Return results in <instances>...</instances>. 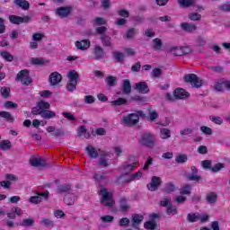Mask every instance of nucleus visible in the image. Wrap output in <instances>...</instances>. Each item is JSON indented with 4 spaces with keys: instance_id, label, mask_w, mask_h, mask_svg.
Returning a JSON list of instances; mask_svg holds the SVG:
<instances>
[{
    "instance_id": "obj_28",
    "label": "nucleus",
    "mask_w": 230,
    "mask_h": 230,
    "mask_svg": "<svg viewBox=\"0 0 230 230\" xmlns=\"http://www.w3.org/2000/svg\"><path fill=\"white\" fill-rule=\"evenodd\" d=\"M199 220H200V214L199 213H189L187 215V222H190V224H195Z\"/></svg>"
},
{
    "instance_id": "obj_20",
    "label": "nucleus",
    "mask_w": 230,
    "mask_h": 230,
    "mask_svg": "<svg viewBox=\"0 0 230 230\" xmlns=\"http://www.w3.org/2000/svg\"><path fill=\"white\" fill-rule=\"evenodd\" d=\"M119 202V209L120 211H122V213H125L126 211H128V209H130V206L128 205L127 198L121 197Z\"/></svg>"
},
{
    "instance_id": "obj_36",
    "label": "nucleus",
    "mask_w": 230,
    "mask_h": 230,
    "mask_svg": "<svg viewBox=\"0 0 230 230\" xmlns=\"http://www.w3.org/2000/svg\"><path fill=\"white\" fill-rule=\"evenodd\" d=\"M178 4L180 8H190V6H195L193 0H178Z\"/></svg>"
},
{
    "instance_id": "obj_21",
    "label": "nucleus",
    "mask_w": 230,
    "mask_h": 230,
    "mask_svg": "<svg viewBox=\"0 0 230 230\" xmlns=\"http://www.w3.org/2000/svg\"><path fill=\"white\" fill-rule=\"evenodd\" d=\"M0 118H3L7 123H13L15 118L12 116L10 111H0Z\"/></svg>"
},
{
    "instance_id": "obj_63",
    "label": "nucleus",
    "mask_w": 230,
    "mask_h": 230,
    "mask_svg": "<svg viewBox=\"0 0 230 230\" xmlns=\"http://www.w3.org/2000/svg\"><path fill=\"white\" fill-rule=\"evenodd\" d=\"M190 134H193V128H185L180 131V136H190Z\"/></svg>"
},
{
    "instance_id": "obj_59",
    "label": "nucleus",
    "mask_w": 230,
    "mask_h": 230,
    "mask_svg": "<svg viewBox=\"0 0 230 230\" xmlns=\"http://www.w3.org/2000/svg\"><path fill=\"white\" fill-rule=\"evenodd\" d=\"M94 102H96V99L94 98V96L93 95L84 96V103H86L87 105H91L94 103Z\"/></svg>"
},
{
    "instance_id": "obj_47",
    "label": "nucleus",
    "mask_w": 230,
    "mask_h": 230,
    "mask_svg": "<svg viewBox=\"0 0 230 230\" xmlns=\"http://www.w3.org/2000/svg\"><path fill=\"white\" fill-rule=\"evenodd\" d=\"M224 78L219 79L214 85V89L217 91L218 93H222L224 91Z\"/></svg>"
},
{
    "instance_id": "obj_34",
    "label": "nucleus",
    "mask_w": 230,
    "mask_h": 230,
    "mask_svg": "<svg viewBox=\"0 0 230 230\" xmlns=\"http://www.w3.org/2000/svg\"><path fill=\"white\" fill-rule=\"evenodd\" d=\"M98 164L101 168H108V166H111V161H109L107 156L102 155L99 159Z\"/></svg>"
},
{
    "instance_id": "obj_14",
    "label": "nucleus",
    "mask_w": 230,
    "mask_h": 230,
    "mask_svg": "<svg viewBox=\"0 0 230 230\" xmlns=\"http://www.w3.org/2000/svg\"><path fill=\"white\" fill-rule=\"evenodd\" d=\"M135 89L141 94H148L150 89L148 88V84L146 82H139L135 84Z\"/></svg>"
},
{
    "instance_id": "obj_2",
    "label": "nucleus",
    "mask_w": 230,
    "mask_h": 230,
    "mask_svg": "<svg viewBox=\"0 0 230 230\" xmlns=\"http://www.w3.org/2000/svg\"><path fill=\"white\" fill-rule=\"evenodd\" d=\"M139 116H145L142 111H138L137 113H128L120 119V123L126 125V127H134L139 123Z\"/></svg>"
},
{
    "instance_id": "obj_7",
    "label": "nucleus",
    "mask_w": 230,
    "mask_h": 230,
    "mask_svg": "<svg viewBox=\"0 0 230 230\" xmlns=\"http://www.w3.org/2000/svg\"><path fill=\"white\" fill-rule=\"evenodd\" d=\"M183 80L184 82H186V84H190V85H192V87H195L196 89L202 87V82L195 74L185 75L183 76Z\"/></svg>"
},
{
    "instance_id": "obj_15",
    "label": "nucleus",
    "mask_w": 230,
    "mask_h": 230,
    "mask_svg": "<svg viewBox=\"0 0 230 230\" xmlns=\"http://www.w3.org/2000/svg\"><path fill=\"white\" fill-rule=\"evenodd\" d=\"M48 192H40L37 196H31L29 199V202H31V204H40V202H42V198L48 199Z\"/></svg>"
},
{
    "instance_id": "obj_16",
    "label": "nucleus",
    "mask_w": 230,
    "mask_h": 230,
    "mask_svg": "<svg viewBox=\"0 0 230 230\" xmlns=\"http://www.w3.org/2000/svg\"><path fill=\"white\" fill-rule=\"evenodd\" d=\"M49 80L51 85H58L62 82V75L58 72H53L50 74Z\"/></svg>"
},
{
    "instance_id": "obj_25",
    "label": "nucleus",
    "mask_w": 230,
    "mask_h": 230,
    "mask_svg": "<svg viewBox=\"0 0 230 230\" xmlns=\"http://www.w3.org/2000/svg\"><path fill=\"white\" fill-rule=\"evenodd\" d=\"M13 3L22 10H30V2L28 0H13Z\"/></svg>"
},
{
    "instance_id": "obj_1",
    "label": "nucleus",
    "mask_w": 230,
    "mask_h": 230,
    "mask_svg": "<svg viewBox=\"0 0 230 230\" xmlns=\"http://www.w3.org/2000/svg\"><path fill=\"white\" fill-rule=\"evenodd\" d=\"M49 107H51L49 102L40 100L31 109V114L33 116H40L43 119H53V118H57V113L49 110Z\"/></svg>"
},
{
    "instance_id": "obj_50",
    "label": "nucleus",
    "mask_w": 230,
    "mask_h": 230,
    "mask_svg": "<svg viewBox=\"0 0 230 230\" xmlns=\"http://www.w3.org/2000/svg\"><path fill=\"white\" fill-rule=\"evenodd\" d=\"M166 213L167 215H177V207L172 205V203L169 204V206L166 208Z\"/></svg>"
},
{
    "instance_id": "obj_43",
    "label": "nucleus",
    "mask_w": 230,
    "mask_h": 230,
    "mask_svg": "<svg viewBox=\"0 0 230 230\" xmlns=\"http://www.w3.org/2000/svg\"><path fill=\"white\" fill-rule=\"evenodd\" d=\"M71 190V185L69 184H63L60 186H58L57 191L58 193H67Z\"/></svg>"
},
{
    "instance_id": "obj_12",
    "label": "nucleus",
    "mask_w": 230,
    "mask_h": 230,
    "mask_svg": "<svg viewBox=\"0 0 230 230\" xmlns=\"http://www.w3.org/2000/svg\"><path fill=\"white\" fill-rule=\"evenodd\" d=\"M46 130L49 134H51L52 137H60V136H65L66 134L64 129L55 128V126H49Z\"/></svg>"
},
{
    "instance_id": "obj_19",
    "label": "nucleus",
    "mask_w": 230,
    "mask_h": 230,
    "mask_svg": "<svg viewBox=\"0 0 230 230\" xmlns=\"http://www.w3.org/2000/svg\"><path fill=\"white\" fill-rule=\"evenodd\" d=\"M137 33H139V29H136L134 27H131V28H128L126 31V33H125L124 37L128 40H130L131 39H134V37H136V35H137Z\"/></svg>"
},
{
    "instance_id": "obj_57",
    "label": "nucleus",
    "mask_w": 230,
    "mask_h": 230,
    "mask_svg": "<svg viewBox=\"0 0 230 230\" xmlns=\"http://www.w3.org/2000/svg\"><path fill=\"white\" fill-rule=\"evenodd\" d=\"M190 21H200L202 15L199 13H191L189 14Z\"/></svg>"
},
{
    "instance_id": "obj_18",
    "label": "nucleus",
    "mask_w": 230,
    "mask_h": 230,
    "mask_svg": "<svg viewBox=\"0 0 230 230\" xmlns=\"http://www.w3.org/2000/svg\"><path fill=\"white\" fill-rule=\"evenodd\" d=\"M75 47L81 51H85L91 48V41L89 40H83L81 41H75Z\"/></svg>"
},
{
    "instance_id": "obj_26",
    "label": "nucleus",
    "mask_w": 230,
    "mask_h": 230,
    "mask_svg": "<svg viewBox=\"0 0 230 230\" xmlns=\"http://www.w3.org/2000/svg\"><path fill=\"white\" fill-rule=\"evenodd\" d=\"M101 41H102V46H104V48H112V40H111V36L102 35Z\"/></svg>"
},
{
    "instance_id": "obj_62",
    "label": "nucleus",
    "mask_w": 230,
    "mask_h": 230,
    "mask_svg": "<svg viewBox=\"0 0 230 230\" xmlns=\"http://www.w3.org/2000/svg\"><path fill=\"white\" fill-rule=\"evenodd\" d=\"M152 163H154V158H152L151 156H148L142 170H148V168H150V166H152Z\"/></svg>"
},
{
    "instance_id": "obj_10",
    "label": "nucleus",
    "mask_w": 230,
    "mask_h": 230,
    "mask_svg": "<svg viewBox=\"0 0 230 230\" xmlns=\"http://www.w3.org/2000/svg\"><path fill=\"white\" fill-rule=\"evenodd\" d=\"M105 55H107V52H105V50H103V49L100 47V45H96L93 48L94 60H103V58H105Z\"/></svg>"
},
{
    "instance_id": "obj_8",
    "label": "nucleus",
    "mask_w": 230,
    "mask_h": 230,
    "mask_svg": "<svg viewBox=\"0 0 230 230\" xmlns=\"http://www.w3.org/2000/svg\"><path fill=\"white\" fill-rule=\"evenodd\" d=\"M31 21V16L25 15V16H17V15H10L9 16V22L11 24H28Z\"/></svg>"
},
{
    "instance_id": "obj_42",
    "label": "nucleus",
    "mask_w": 230,
    "mask_h": 230,
    "mask_svg": "<svg viewBox=\"0 0 230 230\" xmlns=\"http://www.w3.org/2000/svg\"><path fill=\"white\" fill-rule=\"evenodd\" d=\"M144 227L147 230H155L157 229V224H155V221H146L144 223Z\"/></svg>"
},
{
    "instance_id": "obj_56",
    "label": "nucleus",
    "mask_w": 230,
    "mask_h": 230,
    "mask_svg": "<svg viewBox=\"0 0 230 230\" xmlns=\"http://www.w3.org/2000/svg\"><path fill=\"white\" fill-rule=\"evenodd\" d=\"M129 224H130V219H128V217H122L119 221V227H127L129 226Z\"/></svg>"
},
{
    "instance_id": "obj_49",
    "label": "nucleus",
    "mask_w": 230,
    "mask_h": 230,
    "mask_svg": "<svg viewBox=\"0 0 230 230\" xmlns=\"http://www.w3.org/2000/svg\"><path fill=\"white\" fill-rule=\"evenodd\" d=\"M175 190H177V188L172 182H168L165 184V193H173Z\"/></svg>"
},
{
    "instance_id": "obj_52",
    "label": "nucleus",
    "mask_w": 230,
    "mask_h": 230,
    "mask_svg": "<svg viewBox=\"0 0 230 230\" xmlns=\"http://www.w3.org/2000/svg\"><path fill=\"white\" fill-rule=\"evenodd\" d=\"M140 177H143V172L141 171H138L137 172H134L133 174H131L129 177H128V181L129 182L132 181H139V178Z\"/></svg>"
},
{
    "instance_id": "obj_22",
    "label": "nucleus",
    "mask_w": 230,
    "mask_h": 230,
    "mask_svg": "<svg viewBox=\"0 0 230 230\" xmlns=\"http://www.w3.org/2000/svg\"><path fill=\"white\" fill-rule=\"evenodd\" d=\"M206 200L208 204H217V200H218V194L217 192H208L206 195Z\"/></svg>"
},
{
    "instance_id": "obj_33",
    "label": "nucleus",
    "mask_w": 230,
    "mask_h": 230,
    "mask_svg": "<svg viewBox=\"0 0 230 230\" xmlns=\"http://www.w3.org/2000/svg\"><path fill=\"white\" fill-rule=\"evenodd\" d=\"M86 152L88 157H91L92 159H96V157H98V151H96L93 146H86Z\"/></svg>"
},
{
    "instance_id": "obj_53",
    "label": "nucleus",
    "mask_w": 230,
    "mask_h": 230,
    "mask_svg": "<svg viewBox=\"0 0 230 230\" xmlns=\"http://www.w3.org/2000/svg\"><path fill=\"white\" fill-rule=\"evenodd\" d=\"M107 24V21L102 17H97L93 20V26H103Z\"/></svg>"
},
{
    "instance_id": "obj_4",
    "label": "nucleus",
    "mask_w": 230,
    "mask_h": 230,
    "mask_svg": "<svg viewBox=\"0 0 230 230\" xmlns=\"http://www.w3.org/2000/svg\"><path fill=\"white\" fill-rule=\"evenodd\" d=\"M68 82L66 84V91H69L72 93V91H75L76 89V85H78V78L80 75H78V72L75 70H71L67 74Z\"/></svg>"
},
{
    "instance_id": "obj_32",
    "label": "nucleus",
    "mask_w": 230,
    "mask_h": 230,
    "mask_svg": "<svg viewBox=\"0 0 230 230\" xmlns=\"http://www.w3.org/2000/svg\"><path fill=\"white\" fill-rule=\"evenodd\" d=\"M22 227H33L35 226V219L33 218H24L20 222Z\"/></svg>"
},
{
    "instance_id": "obj_27",
    "label": "nucleus",
    "mask_w": 230,
    "mask_h": 230,
    "mask_svg": "<svg viewBox=\"0 0 230 230\" xmlns=\"http://www.w3.org/2000/svg\"><path fill=\"white\" fill-rule=\"evenodd\" d=\"M111 105H112V107H121V105H128V101L125 98L119 97L117 100L111 101Z\"/></svg>"
},
{
    "instance_id": "obj_64",
    "label": "nucleus",
    "mask_w": 230,
    "mask_h": 230,
    "mask_svg": "<svg viewBox=\"0 0 230 230\" xmlns=\"http://www.w3.org/2000/svg\"><path fill=\"white\" fill-rule=\"evenodd\" d=\"M187 179L189 181H194V182H199V181L202 179V177L197 175V174H189L187 176Z\"/></svg>"
},
{
    "instance_id": "obj_51",
    "label": "nucleus",
    "mask_w": 230,
    "mask_h": 230,
    "mask_svg": "<svg viewBox=\"0 0 230 230\" xmlns=\"http://www.w3.org/2000/svg\"><path fill=\"white\" fill-rule=\"evenodd\" d=\"M4 109H17V107H19V104L12 101H6L5 102H4Z\"/></svg>"
},
{
    "instance_id": "obj_37",
    "label": "nucleus",
    "mask_w": 230,
    "mask_h": 230,
    "mask_svg": "<svg viewBox=\"0 0 230 230\" xmlns=\"http://www.w3.org/2000/svg\"><path fill=\"white\" fill-rule=\"evenodd\" d=\"M161 139H170L172 137V131L166 128L160 129Z\"/></svg>"
},
{
    "instance_id": "obj_30",
    "label": "nucleus",
    "mask_w": 230,
    "mask_h": 230,
    "mask_svg": "<svg viewBox=\"0 0 230 230\" xmlns=\"http://www.w3.org/2000/svg\"><path fill=\"white\" fill-rule=\"evenodd\" d=\"M112 55L114 57L113 59L115 60V62H118L119 64H123V62H125V54H123L122 52L114 51Z\"/></svg>"
},
{
    "instance_id": "obj_60",
    "label": "nucleus",
    "mask_w": 230,
    "mask_h": 230,
    "mask_svg": "<svg viewBox=\"0 0 230 230\" xmlns=\"http://www.w3.org/2000/svg\"><path fill=\"white\" fill-rule=\"evenodd\" d=\"M31 64H32L33 66H42L44 64V60L39 58H32L31 59Z\"/></svg>"
},
{
    "instance_id": "obj_23",
    "label": "nucleus",
    "mask_w": 230,
    "mask_h": 230,
    "mask_svg": "<svg viewBox=\"0 0 230 230\" xmlns=\"http://www.w3.org/2000/svg\"><path fill=\"white\" fill-rule=\"evenodd\" d=\"M152 49L161 51L163 49V40L159 38L152 40Z\"/></svg>"
},
{
    "instance_id": "obj_41",
    "label": "nucleus",
    "mask_w": 230,
    "mask_h": 230,
    "mask_svg": "<svg viewBox=\"0 0 230 230\" xmlns=\"http://www.w3.org/2000/svg\"><path fill=\"white\" fill-rule=\"evenodd\" d=\"M2 58H4V60H5V62H13V56L12 54H10V52L8 51H2L0 53Z\"/></svg>"
},
{
    "instance_id": "obj_6",
    "label": "nucleus",
    "mask_w": 230,
    "mask_h": 230,
    "mask_svg": "<svg viewBox=\"0 0 230 230\" xmlns=\"http://www.w3.org/2000/svg\"><path fill=\"white\" fill-rule=\"evenodd\" d=\"M16 80L22 82V85H31L33 80L30 77V70L23 69L21 70L16 76Z\"/></svg>"
},
{
    "instance_id": "obj_39",
    "label": "nucleus",
    "mask_w": 230,
    "mask_h": 230,
    "mask_svg": "<svg viewBox=\"0 0 230 230\" xmlns=\"http://www.w3.org/2000/svg\"><path fill=\"white\" fill-rule=\"evenodd\" d=\"M118 78L116 76L109 75L105 78V82L108 87H114L116 85Z\"/></svg>"
},
{
    "instance_id": "obj_48",
    "label": "nucleus",
    "mask_w": 230,
    "mask_h": 230,
    "mask_svg": "<svg viewBox=\"0 0 230 230\" xmlns=\"http://www.w3.org/2000/svg\"><path fill=\"white\" fill-rule=\"evenodd\" d=\"M223 168H226V164L222 163H217L211 168V172H213L214 173H218V172H220V170H222Z\"/></svg>"
},
{
    "instance_id": "obj_61",
    "label": "nucleus",
    "mask_w": 230,
    "mask_h": 230,
    "mask_svg": "<svg viewBox=\"0 0 230 230\" xmlns=\"http://www.w3.org/2000/svg\"><path fill=\"white\" fill-rule=\"evenodd\" d=\"M95 33H97V35H105V33H107V27L105 26H101L95 29Z\"/></svg>"
},
{
    "instance_id": "obj_46",
    "label": "nucleus",
    "mask_w": 230,
    "mask_h": 230,
    "mask_svg": "<svg viewBox=\"0 0 230 230\" xmlns=\"http://www.w3.org/2000/svg\"><path fill=\"white\" fill-rule=\"evenodd\" d=\"M171 53L174 54L175 57H182V47L171 48Z\"/></svg>"
},
{
    "instance_id": "obj_11",
    "label": "nucleus",
    "mask_w": 230,
    "mask_h": 230,
    "mask_svg": "<svg viewBox=\"0 0 230 230\" xmlns=\"http://www.w3.org/2000/svg\"><path fill=\"white\" fill-rule=\"evenodd\" d=\"M71 10H73V7L71 6L58 7L56 11V13L57 15L64 19L66 17H69V15L71 14Z\"/></svg>"
},
{
    "instance_id": "obj_24",
    "label": "nucleus",
    "mask_w": 230,
    "mask_h": 230,
    "mask_svg": "<svg viewBox=\"0 0 230 230\" xmlns=\"http://www.w3.org/2000/svg\"><path fill=\"white\" fill-rule=\"evenodd\" d=\"M122 93L124 94H130V93H132V84H130V80L126 79L123 81Z\"/></svg>"
},
{
    "instance_id": "obj_40",
    "label": "nucleus",
    "mask_w": 230,
    "mask_h": 230,
    "mask_svg": "<svg viewBox=\"0 0 230 230\" xmlns=\"http://www.w3.org/2000/svg\"><path fill=\"white\" fill-rule=\"evenodd\" d=\"M10 93H11V90H10V87L8 86H3L0 88V93L3 96V98H4L5 100L10 98Z\"/></svg>"
},
{
    "instance_id": "obj_17",
    "label": "nucleus",
    "mask_w": 230,
    "mask_h": 230,
    "mask_svg": "<svg viewBox=\"0 0 230 230\" xmlns=\"http://www.w3.org/2000/svg\"><path fill=\"white\" fill-rule=\"evenodd\" d=\"M181 28L183 31L187 33H192V31H197V25L195 23L181 22Z\"/></svg>"
},
{
    "instance_id": "obj_38",
    "label": "nucleus",
    "mask_w": 230,
    "mask_h": 230,
    "mask_svg": "<svg viewBox=\"0 0 230 230\" xmlns=\"http://www.w3.org/2000/svg\"><path fill=\"white\" fill-rule=\"evenodd\" d=\"M191 185L187 183L181 188L180 193L181 195H191Z\"/></svg>"
},
{
    "instance_id": "obj_31",
    "label": "nucleus",
    "mask_w": 230,
    "mask_h": 230,
    "mask_svg": "<svg viewBox=\"0 0 230 230\" xmlns=\"http://www.w3.org/2000/svg\"><path fill=\"white\" fill-rule=\"evenodd\" d=\"M30 164L31 166H46V160L41 158H32L30 160Z\"/></svg>"
},
{
    "instance_id": "obj_3",
    "label": "nucleus",
    "mask_w": 230,
    "mask_h": 230,
    "mask_svg": "<svg viewBox=\"0 0 230 230\" xmlns=\"http://www.w3.org/2000/svg\"><path fill=\"white\" fill-rule=\"evenodd\" d=\"M100 195H102L101 204L105 206V208H112L114 206V195L109 192L106 188H102L100 190Z\"/></svg>"
},
{
    "instance_id": "obj_54",
    "label": "nucleus",
    "mask_w": 230,
    "mask_h": 230,
    "mask_svg": "<svg viewBox=\"0 0 230 230\" xmlns=\"http://www.w3.org/2000/svg\"><path fill=\"white\" fill-rule=\"evenodd\" d=\"M147 118L149 121H155V119L159 118V113H157V111L154 110L148 113Z\"/></svg>"
},
{
    "instance_id": "obj_55",
    "label": "nucleus",
    "mask_w": 230,
    "mask_h": 230,
    "mask_svg": "<svg viewBox=\"0 0 230 230\" xmlns=\"http://www.w3.org/2000/svg\"><path fill=\"white\" fill-rule=\"evenodd\" d=\"M41 226H46L47 227H53L55 223L49 218H43L40 223Z\"/></svg>"
},
{
    "instance_id": "obj_44",
    "label": "nucleus",
    "mask_w": 230,
    "mask_h": 230,
    "mask_svg": "<svg viewBox=\"0 0 230 230\" xmlns=\"http://www.w3.org/2000/svg\"><path fill=\"white\" fill-rule=\"evenodd\" d=\"M187 161H188V155L184 154H180L175 158V162L178 163V164H182Z\"/></svg>"
},
{
    "instance_id": "obj_13",
    "label": "nucleus",
    "mask_w": 230,
    "mask_h": 230,
    "mask_svg": "<svg viewBox=\"0 0 230 230\" xmlns=\"http://www.w3.org/2000/svg\"><path fill=\"white\" fill-rule=\"evenodd\" d=\"M173 94L176 100H186V98H190V93L186 92L183 88H176Z\"/></svg>"
},
{
    "instance_id": "obj_5",
    "label": "nucleus",
    "mask_w": 230,
    "mask_h": 230,
    "mask_svg": "<svg viewBox=\"0 0 230 230\" xmlns=\"http://www.w3.org/2000/svg\"><path fill=\"white\" fill-rule=\"evenodd\" d=\"M139 143L146 148H154L155 146V137L150 132H146L141 136Z\"/></svg>"
},
{
    "instance_id": "obj_45",
    "label": "nucleus",
    "mask_w": 230,
    "mask_h": 230,
    "mask_svg": "<svg viewBox=\"0 0 230 230\" xmlns=\"http://www.w3.org/2000/svg\"><path fill=\"white\" fill-rule=\"evenodd\" d=\"M1 150H10L12 148V142L10 140H2L0 142Z\"/></svg>"
},
{
    "instance_id": "obj_35",
    "label": "nucleus",
    "mask_w": 230,
    "mask_h": 230,
    "mask_svg": "<svg viewBox=\"0 0 230 230\" xmlns=\"http://www.w3.org/2000/svg\"><path fill=\"white\" fill-rule=\"evenodd\" d=\"M75 200H76V196L75 194H67L64 198V202L66 206H73Z\"/></svg>"
},
{
    "instance_id": "obj_9",
    "label": "nucleus",
    "mask_w": 230,
    "mask_h": 230,
    "mask_svg": "<svg viewBox=\"0 0 230 230\" xmlns=\"http://www.w3.org/2000/svg\"><path fill=\"white\" fill-rule=\"evenodd\" d=\"M162 182L163 181H161V177L153 176L151 179V182L146 185V188L147 190H149V191H157Z\"/></svg>"
},
{
    "instance_id": "obj_58",
    "label": "nucleus",
    "mask_w": 230,
    "mask_h": 230,
    "mask_svg": "<svg viewBox=\"0 0 230 230\" xmlns=\"http://www.w3.org/2000/svg\"><path fill=\"white\" fill-rule=\"evenodd\" d=\"M199 130L203 133L206 134L207 136H211L213 134V129L208 126H201Z\"/></svg>"
},
{
    "instance_id": "obj_29",
    "label": "nucleus",
    "mask_w": 230,
    "mask_h": 230,
    "mask_svg": "<svg viewBox=\"0 0 230 230\" xmlns=\"http://www.w3.org/2000/svg\"><path fill=\"white\" fill-rule=\"evenodd\" d=\"M126 177H127V173L121 174L120 176L116 178L115 183L118 186H123V184H128V182H130V180H128V178H126Z\"/></svg>"
}]
</instances>
